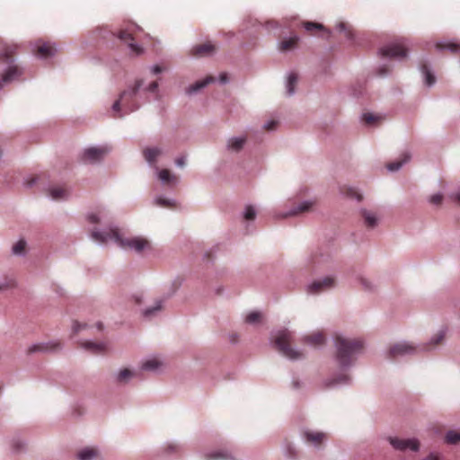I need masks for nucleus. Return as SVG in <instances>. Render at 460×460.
<instances>
[{
    "instance_id": "1",
    "label": "nucleus",
    "mask_w": 460,
    "mask_h": 460,
    "mask_svg": "<svg viewBox=\"0 0 460 460\" xmlns=\"http://www.w3.org/2000/svg\"><path fill=\"white\" fill-rule=\"evenodd\" d=\"M91 236L101 243H106L109 239L114 240L121 248L134 250L137 252L151 249L150 242L147 239L140 236L123 237L117 228L111 229L109 232L93 231Z\"/></svg>"
},
{
    "instance_id": "2",
    "label": "nucleus",
    "mask_w": 460,
    "mask_h": 460,
    "mask_svg": "<svg viewBox=\"0 0 460 460\" xmlns=\"http://www.w3.org/2000/svg\"><path fill=\"white\" fill-rule=\"evenodd\" d=\"M336 358L342 367L350 366L355 360V356L363 349V341L358 339H347L340 335L335 337Z\"/></svg>"
},
{
    "instance_id": "3",
    "label": "nucleus",
    "mask_w": 460,
    "mask_h": 460,
    "mask_svg": "<svg viewBox=\"0 0 460 460\" xmlns=\"http://www.w3.org/2000/svg\"><path fill=\"white\" fill-rule=\"evenodd\" d=\"M293 336L288 330L279 331L274 337L273 342L277 349L289 359H299L303 357L301 351L291 347Z\"/></svg>"
},
{
    "instance_id": "4",
    "label": "nucleus",
    "mask_w": 460,
    "mask_h": 460,
    "mask_svg": "<svg viewBox=\"0 0 460 460\" xmlns=\"http://www.w3.org/2000/svg\"><path fill=\"white\" fill-rule=\"evenodd\" d=\"M142 82L138 81L136 83V85L130 89L124 91L119 99L117 100L112 105V111L114 118H121L122 114L119 113L121 110V106L123 105L125 108V113L131 112L137 109V106L134 103V97L137 94L138 89L140 88Z\"/></svg>"
},
{
    "instance_id": "5",
    "label": "nucleus",
    "mask_w": 460,
    "mask_h": 460,
    "mask_svg": "<svg viewBox=\"0 0 460 460\" xmlns=\"http://www.w3.org/2000/svg\"><path fill=\"white\" fill-rule=\"evenodd\" d=\"M407 49L402 42L391 43L380 49V54L385 58H403L407 55Z\"/></svg>"
},
{
    "instance_id": "6",
    "label": "nucleus",
    "mask_w": 460,
    "mask_h": 460,
    "mask_svg": "<svg viewBox=\"0 0 460 460\" xmlns=\"http://www.w3.org/2000/svg\"><path fill=\"white\" fill-rule=\"evenodd\" d=\"M134 26H132L131 28H127V29H124V30H120L118 33V38L128 44L130 51L132 54L134 55H140L142 52H143V49L137 45L134 40H135V38H134Z\"/></svg>"
},
{
    "instance_id": "7",
    "label": "nucleus",
    "mask_w": 460,
    "mask_h": 460,
    "mask_svg": "<svg viewBox=\"0 0 460 460\" xmlns=\"http://www.w3.org/2000/svg\"><path fill=\"white\" fill-rule=\"evenodd\" d=\"M390 444L394 448L401 451L411 449L412 451H418L420 448V443L414 438H389Z\"/></svg>"
},
{
    "instance_id": "8",
    "label": "nucleus",
    "mask_w": 460,
    "mask_h": 460,
    "mask_svg": "<svg viewBox=\"0 0 460 460\" xmlns=\"http://www.w3.org/2000/svg\"><path fill=\"white\" fill-rule=\"evenodd\" d=\"M107 153L108 149L106 147H91L84 150L82 160L84 163H95L102 160Z\"/></svg>"
},
{
    "instance_id": "9",
    "label": "nucleus",
    "mask_w": 460,
    "mask_h": 460,
    "mask_svg": "<svg viewBox=\"0 0 460 460\" xmlns=\"http://www.w3.org/2000/svg\"><path fill=\"white\" fill-rule=\"evenodd\" d=\"M56 47L49 41L39 40L36 44L35 55L47 58L55 55Z\"/></svg>"
},
{
    "instance_id": "10",
    "label": "nucleus",
    "mask_w": 460,
    "mask_h": 460,
    "mask_svg": "<svg viewBox=\"0 0 460 460\" xmlns=\"http://www.w3.org/2000/svg\"><path fill=\"white\" fill-rule=\"evenodd\" d=\"M416 348L408 343H396L389 348L388 355L391 358H394L398 356H403L406 354L414 353Z\"/></svg>"
},
{
    "instance_id": "11",
    "label": "nucleus",
    "mask_w": 460,
    "mask_h": 460,
    "mask_svg": "<svg viewBox=\"0 0 460 460\" xmlns=\"http://www.w3.org/2000/svg\"><path fill=\"white\" fill-rule=\"evenodd\" d=\"M217 47L211 42L196 45L191 49V54L197 58L208 57L215 53Z\"/></svg>"
},
{
    "instance_id": "12",
    "label": "nucleus",
    "mask_w": 460,
    "mask_h": 460,
    "mask_svg": "<svg viewBox=\"0 0 460 460\" xmlns=\"http://www.w3.org/2000/svg\"><path fill=\"white\" fill-rule=\"evenodd\" d=\"M335 280L332 277H326L323 279L316 280L313 282L308 289L310 293L317 294L319 292H322L325 289L331 288L334 286Z\"/></svg>"
},
{
    "instance_id": "13",
    "label": "nucleus",
    "mask_w": 460,
    "mask_h": 460,
    "mask_svg": "<svg viewBox=\"0 0 460 460\" xmlns=\"http://www.w3.org/2000/svg\"><path fill=\"white\" fill-rule=\"evenodd\" d=\"M22 74V69L17 66H10L8 69L4 72L0 79V86L5 84L11 83L15 79H18Z\"/></svg>"
},
{
    "instance_id": "14",
    "label": "nucleus",
    "mask_w": 460,
    "mask_h": 460,
    "mask_svg": "<svg viewBox=\"0 0 460 460\" xmlns=\"http://www.w3.org/2000/svg\"><path fill=\"white\" fill-rule=\"evenodd\" d=\"M145 160L151 165L155 166L157 158L163 154V150L159 147H146L142 151Z\"/></svg>"
},
{
    "instance_id": "15",
    "label": "nucleus",
    "mask_w": 460,
    "mask_h": 460,
    "mask_svg": "<svg viewBox=\"0 0 460 460\" xmlns=\"http://www.w3.org/2000/svg\"><path fill=\"white\" fill-rule=\"evenodd\" d=\"M303 342L305 344L312 345L314 347H318L325 342V336L323 332H316L310 335L305 336L303 338Z\"/></svg>"
},
{
    "instance_id": "16",
    "label": "nucleus",
    "mask_w": 460,
    "mask_h": 460,
    "mask_svg": "<svg viewBox=\"0 0 460 460\" xmlns=\"http://www.w3.org/2000/svg\"><path fill=\"white\" fill-rule=\"evenodd\" d=\"M82 348L84 349L93 353V354H102L107 350V347L104 343H97L93 341H84L81 343Z\"/></svg>"
},
{
    "instance_id": "17",
    "label": "nucleus",
    "mask_w": 460,
    "mask_h": 460,
    "mask_svg": "<svg viewBox=\"0 0 460 460\" xmlns=\"http://www.w3.org/2000/svg\"><path fill=\"white\" fill-rule=\"evenodd\" d=\"M49 193L54 200L64 199L68 196V190L65 186H53L49 190Z\"/></svg>"
},
{
    "instance_id": "18",
    "label": "nucleus",
    "mask_w": 460,
    "mask_h": 460,
    "mask_svg": "<svg viewBox=\"0 0 460 460\" xmlns=\"http://www.w3.org/2000/svg\"><path fill=\"white\" fill-rule=\"evenodd\" d=\"M305 438L308 443L319 446L325 439V434L322 432L306 431L305 433Z\"/></svg>"
},
{
    "instance_id": "19",
    "label": "nucleus",
    "mask_w": 460,
    "mask_h": 460,
    "mask_svg": "<svg viewBox=\"0 0 460 460\" xmlns=\"http://www.w3.org/2000/svg\"><path fill=\"white\" fill-rule=\"evenodd\" d=\"M214 80L215 79H214L213 76H207L205 79L198 81L195 84L190 85L188 87V89H187V93L189 94H190L192 93H195V92L200 90L201 88L205 87L206 85H208L211 82H214Z\"/></svg>"
},
{
    "instance_id": "20",
    "label": "nucleus",
    "mask_w": 460,
    "mask_h": 460,
    "mask_svg": "<svg viewBox=\"0 0 460 460\" xmlns=\"http://www.w3.org/2000/svg\"><path fill=\"white\" fill-rule=\"evenodd\" d=\"M298 40L299 39L296 36L283 40L279 44V49L281 51H289L296 47Z\"/></svg>"
},
{
    "instance_id": "21",
    "label": "nucleus",
    "mask_w": 460,
    "mask_h": 460,
    "mask_svg": "<svg viewBox=\"0 0 460 460\" xmlns=\"http://www.w3.org/2000/svg\"><path fill=\"white\" fill-rule=\"evenodd\" d=\"M313 205H314V202H312V201H305V202L301 203L300 205H298L296 208H294L293 210L288 212L285 217L296 216L298 214L307 212L311 209Z\"/></svg>"
},
{
    "instance_id": "22",
    "label": "nucleus",
    "mask_w": 460,
    "mask_h": 460,
    "mask_svg": "<svg viewBox=\"0 0 460 460\" xmlns=\"http://www.w3.org/2000/svg\"><path fill=\"white\" fill-rule=\"evenodd\" d=\"M362 217L364 218V223L367 227L374 228L376 226L377 218L374 213L367 211V210H363Z\"/></svg>"
},
{
    "instance_id": "23",
    "label": "nucleus",
    "mask_w": 460,
    "mask_h": 460,
    "mask_svg": "<svg viewBox=\"0 0 460 460\" xmlns=\"http://www.w3.org/2000/svg\"><path fill=\"white\" fill-rule=\"evenodd\" d=\"M436 48L439 50H447L451 53L460 51V44L456 42L437 43Z\"/></svg>"
},
{
    "instance_id": "24",
    "label": "nucleus",
    "mask_w": 460,
    "mask_h": 460,
    "mask_svg": "<svg viewBox=\"0 0 460 460\" xmlns=\"http://www.w3.org/2000/svg\"><path fill=\"white\" fill-rule=\"evenodd\" d=\"M245 142L246 137H233L229 139L227 146L229 149L238 152L243 148Z\"/></svg>"
},
{
    "instance_id": "25",
    "label": "nucleus",
    "mask_w": 460,
    "mask_h": 460,
    "mask_svg": "<svg viewBox=\"0 0 460 460\" xmlns=\"http://www.w3.org/2000/svg\"><path fill=\"white\" fill-rule=\"evenodd\" d=\"M158 178L164 183L170 184L177 181V177L172 175L168 169H162L158 172Z\"/></svg>"
},
{
    "instance_id": "26",
    "label": "nucleus",
    "mask_w": 460,
    "mask_h": 460,
    "mask_svg": "<svg viewBox=\"0 0 460 460\" xmlns=\"http://www.w3.org/2000/svg\"><path fill=\"white\" fill-rule=\"evenodd\" d=\"M57 347H58V344H49V343L35 344L29 348L28 352L34 353V352H38V351L53 350Z\"/></svg>"
},
{
    "instance_id": "27",
    "label": "nucleus",
    "mask_w": 460,
    "mask_h": 460,
    "mask_svg": "<svg viewBox=\"0 0 460 460\" xmlns=\"http://www.w3.org/2000/svg\"><path fill=\"white\" fill-rule=\"evenodd\" d=\"M402 158H401L400 160L389 163L386 165L387 169L390 170V171H393V172L394 171H397V170H399L402 167V165L404 163H406L407 161L410 160V155L407 154V153L402 154Z\"/></svg>"
},
{
    "instance_id": "28",
    "label": "nucleus",
    "mask_w": 460,
    "mask_h": 460,
    "mask_svg": "<svg viewBox=\"0 0 460 460\" xmlns=\"http://www.w3.org/2000/svg\"><path fill=\"white\" fill-rule=\"evenodd\" d=\"M98 456L95 448H85L78 453L79 460H92Z\"/></svg>"
},
{
    "instance_id": "29",
    "label": "nucleus",
    "mask_w": 460,
    "mask_h": 460,
    "mask_svg": "<svg viewBox=\"0 0 460 460\" xmlns=\"http://www.w3.org/2000/svg\"><path fill=\"white\" fill-rule=\"evenodd\" d=\"M341 191L347 197L350 199H357L358 201L362 200V195L357 191L356 189L352 187L343 186L341 189Z\"/></svg>"
},
{
    "instance_id": "30",
    "label": "nucleus",
    "mask_w": 460,
    "mask_h": 460,
    "mask_svg": "<svg viewBox=\"0 0 460 460\" xmlns=\"http://www.w3.org/2000/svg\"><path fill=\"white\" fill-rule=\"evenodd\" d=\"M298 76L296 73H291L288 78L287 84V92L288 95H291L295 93V87L297 84Z\"/></svg>"
},
{
    "instance_id": "31",
    "label": "nucleus",
    "mask_w": 460,
    "mask_h": 460,
    "mask_svg": "<svg viewBox=\"0 0 460 460\" xmlns=\"http://www.w3.org/2000/svg\"><path fill=\"white\" fill-rule=\"evenodd\" d=\"M304 27H305V31H308L312 35L315 34V31H317L324 30V27L321 23L313 22H304Z\"/></svg>"
},
{
    "instance_id": "32",
    "label": "nucleus",
    "mask_w": 460,
    "mask_h": 460,
    "mask_svg": "<svg viewBox=\"0 0 460 460\" xmlns=\"http://www.w3.org/2000/svg\"><path fill=\"white\" fill-rule=\"evenodd\" d=\"M134 376L135 374L131 370L124 368L119 373L117 380L119 383H127Z\"/></svg>"
},
{
    "instance_id": "33",
    "label": "nucleus",
    "mask_w": 460,
    "mask_h": 460,
    "mask_svg": "<svg viewBox=\"0 0 460 460\" xmlns=\"http://www.w3.org/2000/svg\"><path fill=\"white\" fill-rule=\"evenodd\" d=\"M421 72L425 75L426 84L428 85H432L435 83V76L429 70V66L427 64L421 65Z\"/></svg>"
},
{
    "instance_id": "34",
    "label": "nucleus",
    "mask_w": 460,
    "mask_h": 460,
    "mask_svg": "<svg viewBox=\"0 0 460 460\" xmlns=\"http://www.w3.org/2000/svg\"><path fill=\"white\" fill-rule=\"evenodd\" d=\"M15 53V47L14 46H6L3 51V53L0 56V58L9 62V59L13 58V56Z\"/></svg>"
},
{
    "instance_id": "35",
    "label": "nucleus",
    "mask_w": 460,
    "mask_h": 460,
    "mask_svg": "<svg viewBox=\"0 0 460 460\" xmlns=\"http://www.w3.org/2000/svg\"><path fill=\"white\" fill-rule=\"evenodd\" d=\"M208 460H227L230 456L226 452H215L213 454H208L206 456Z\"/></svg>"
},
{
    "instance_id": "36",
    "label": "nucleus",
    "mask_w": 460,
    "mask_h": 460,
    "mask_svg": "<svg viewBox=\"0 0 460 460\" xmlns=\"http://www.w3.org/2000/svg\"><path fill=\"white\" fill-rule=\"evenodd\" d=\"M446 442L452 445L459 443L460 434L455 431H449L446 436Z\"/></svg>"
},
{
    "instance_id": "37",
    "label": "nucleus",
    "mask_w": 460,
    "mask_h": 460,
    "mask_svg": "<svg viewBox=\"0 0 460 460\" xmlns=\"http://www.w3.org/2000/svg\"><path fill=\"white\" fill-rule=\"evenodd\" d=\"M382 118L372 113H365L363 115V120L367 125H373L379 121Z\"/></svg>"
},
{
    "instance_id": "38",
    "label": "nucleus",
    "mask_w": 460,
    "mask_h": 460,
    "mask_svg": "<svg viewBox=\"0 0 460 460\" xmlns=\"http://www.w3.org/2000/svg\"><path fill=\"white\" fill-rule=\"evenodd\" d=\"M341 32H344V36L348 39H351L353 36L352 31L348 24L345 22H340L337 26Z\"/></svg>"
},
{
    "instance_id": "39",
    "label": "nucleus",
    "mask_w": 460,
    "mask_h": 460,
    "mask_svg": "<svg viewBox=\"0 0 460 460\" xmlns=\"http://www.w3.org/2000/svg\"><path fill=\"white\" fill-rule=\"evenodd\" d=\"M160 365V362L156 359H150L143 363L142 368L144 370H155Z\"/></svg>"
},
{
    "instance_id": "40",
    "label": "nucleus",
    "mask_w": 460,
    "mask_h": 460,
    "mask_svg": "<svg viewBox=\"0 0 460 460\" xmlns=\"http://www.w3.org/2000/svg\"><path fill=\"white\" fill-rule=\"evenodd\" d=\"M261 318V314L258 312H252L246 316V323H255L260 322Z\"/></svg>"
},
{
    "instance_id": "41",
    "label": "nucleus",
    "mask_w": 460,
    "mask_h": 460,
    "mask_svg": "<svg viewBox=\"0 0 460 460\" xmlns=\"http://www.w3.org/2000/svg\"><path fill=\"white\" fill-rule=\"evenodd\" d=\"M25 241L20 240L13 246V252L14 254H21L25 250Z\"/></svg>"
},
{
    "instance_id": "42",
    "label": "nucleus",
    "mask_w": 460,
    "mask_h": 460,
    "mask_svg": "<svg viewBox=\"0 0 460 460\" xmlns=\"http://www.w3.org/2000/svg\"><path fill=\"white\" fill-rule=\"evenodd\" d=\"M155 204L159 207L164 208H173L174 204L171 200L164 199V198H157L155 199Z\"/></svg>"
},
{
    "instance_id": "43",
    "label": "nucleus",
    "mask_w": 460,
    "mask_h": 460,
    "mask_svg": "<svg viewBox=\"0 0 460 460\" xmlns=\"http://www.w3.org/2000/svg\"><path fill=\"white\" fill-rule=\"evenodd\" d=\"M162 308V305H161V302H157L156 305L153 307H150V308H147L146 310L144 311V316L146 317H150L152 316L156 311H159L161 310Z\"/></svg>"
},
{
    "instance_id": "44",
    "label": "nucleus",
    "mask_w": 460,
    "mask_h": 460,
    "mask_svg": "<svg viewBox=\"0 0 460 460\" xmlns=\"http://www.w3.org/2000/svg\"><path fill=\"white\" fill-rule=\"evenodd\" d=\"M445 338V332H438L431 340L430 343L432 346H436V345H438L440 344L443 340Z\"/></svg>"
},
{
    "instance_id": "45",
    "label": "nucleus",
    "mask_w": 460,
    "mask_h": 460,
    "mask_svg": "<svg viewBox=\"0 0 460 460\" xmlns=\"http://www.w3.org/2000/svg\"><path fill=\"white\" fill-rule=\"evenodd\" d=\"M256 212L252 206H248L245 210L244 218L246 220H253L255 218Z\"/></svg>"
},
{
    "instance_id": "46",
    "label": "nucleus",
    "mask_w": 460,
    "mask_h": 460,
    "mask_svg": "<svg viewBox=\"0 0 460 460\" xmlns=\"http://www.w3.org/2000/svg\"><path fill=\"white\" fill-rule=\"evenodd\" d=\"M349 380V376L348 375H342L340 377L333 380L332 385L335 384H345Z\"/></svg>"
},
{
    "instance_id": "47",
    "label": "nucleus",
    "mask_w": 460,
    "mask_h": 460,
    "mask_svg": "<svg viewBox=\"0 0 460 460\" xmlns=\"http://www.w3.org/2000/svg\"><path fill=\"white\" fill-rule=\"evenodd\" d=\"M442 199L443 196L441 194H435L430 197V202L434 205H439Z\"/></svg>"
},
{
    "instance_id": "48",
    "label": "nucleus",
    "mask_w": 460,
    "mask_h": 460,
    "mask_svg": "<svg viewBox=\"0 0 460 460\" xmlns=\"http://www.w3.org/2000/svg\"><path fill=\"white\" fill-rule=\"evenodd\" d=\"M87 219H88L89 223H91V224H97L100 222L99 217L95 214H90L87 217Z\"/></svg>"
},
{
    "instance_id": "49",
    "label": "nucleus",
    "mask_w": 460,
    "mask_h": 460,
    "mask_svg": "<svg viewBox=\"0 0 460 460\" xmlns=\"http://www.w3.org/2000/svg\"><path fill=\"white\" fill-rule=\"evenodd\" d=\"M277 126V122L275 120H272L265 125L266 130H273Z\"/></svg>"
},
{
    "instance_id": "50",
    "label": "nucleus",
    "mask_w": 460,
    "mask_h": 460,
    "mask_svg": "<svg viewBox=\"0 0 460 460\" xmlns=\"http://www.w3.org/2000/svg\"><path fill=\"white\" fill-rule=\"evenodd\" d=\"M13 286V281L5 282V283L0 285V291L5 290V289H7V288H11Z\"/></svg>"
},
{
    "instance_id": "51",
    "label": "nucleus",
    "mask_w": 460,
    "mask_h": 460,
    "mask_svg": "<svg viewBox=\"0 0 460 460\" xmlns=\"http://www.w3.org/2000/svg\"><path fill=\"white\" fill-rule=\"evenodd\" d=\"M450 198L460 206V192H456L455 194H452Z\"/></svg>"
},
{
    "instance_id": "52",
    "label": "nucleus",
    "mask_w": 460,
    "mask_h": 460,
    "mask_svg": "<svg viewBox=\"0 0 460 460\" xmlns=\"http://www.w3.org/2000/svg\"><path fill=\"white\" fill-rule=\"evenodd\" d=\"M175 164L179 166V167H183L185 165V158L183 156L181 157H178L176 160H175Z\"/></svg>"
},
{
    "instance_id": "53",
    "label": "nucleus",
    "mask_w": 460,
    "mask_h": 460,
    "mask_svg": "<svg viewBox=\"0 0 460 460\" xmlns=\"http://www.w3.org/2000/svg\"><path fill=\"white\" fill-rule=\"evenodd\" d=\"M86 324H80L79 323H75L73 329L74 332H78L82 328H85Z\"/></svg>"
},
{
    "instance_id": "54",
    "label": "nucleus",
    "mask_w": 460,
    "mask_h": 460,
    "mask_svg": "<svg viewBox=\"0 0 460 460\" xmlns=\"http://www.w3.org/2000/svg\"><path fill=\"white\" fill-rule=\"evenodd\" d=\"M158 87V83L157 82H152L149 86H148V91L150 92H155Z\"/></svg>"
},
{
    "instance_id": "55",
    "label": "nucleus",
    "mask_w": 460,
    "mask_h": 460,
    "mask_svg": "<svg viewBox=\"0 0 460 460\" xmlns=\"http://www.w3.org/2000/svg\"><path fill=\"white\" fill-rule=\"evenodd\" d=\"M152 70L154 74H158L161 73L164 70V68L159 65H155Z\"/></svg>"
},
{
    "instance_id": "56",
    "label": "nucleus",
    "mask_w": 460,
    "mask_h": 460,
    "mask_svg": "<svg viewBox=\"0 0 460 460\" xmlns=\"http://www.w3.org/2000/svg\"><path fill=\"white\" fill-rule=\"evenodd\" d=\"M388 71H389L388 67L383 66V67H381L379 69V75H386L388 73Z\"/></svg>"
},
{
    "instance_id": "57",
    "label": "nucleus",
    "mask_w": 460,
    "mask_h": 460,
    "mask_svg": "<svg viewBox=\"0 0 460 460\" xmlns=\"http://www.w3.org/2000/svg\"><path fill=\"white\" fill-rule=\"evenodd\" d=\"M220 81L223 84L227 82V75L226 73L220 75Z\"/></svg>"
},
{
    "instance_id": "58",
    "label": "nucleus",
    "mask_w": 460,
    "mask_h": 460,
    "mask_svg": "<svg viewBox=\"0 0 460 460\" xmlns=\"http://www.w3.org/2000/svg\"><path fill=\"white\" fill-rule=\"evenodd\" d=\"M425 460H438V456L430 454Z\"/></svg>"
},
{
    "instance_id": "59",
    "label": "nucleus",
    "mask_w": 460,
    "mask_h": 460,
    "mask_svg": "<svg viewBox=\"0 0 460 460\" xmlns=\"http://www.w3.org/2000/svg\"><path fill=\"white\" fill-rule=\"evenodd\" d=\"M133 297L135 299V303L136 304H140L141 303V299H142L141 296L136 295Z\"/></svg>"
},
{
    "instance_id": "60",
    "label": "nucleus",
    "mask_w": 460,
    "mask_h": 460,
    "mask_svg": "<svg viewBox=\"0 0 460 460\" xmlns=\"http://www.w3.org/2000/svg\"><path fill=\"white\" fill-rule=\"evenodd\" d=\"M288 451L290 456H295L294 449L290 446L288 447Z\"/></svg>"
},
{
    "instance_id": "61",
    "label": "nucleus",
    "mask_w": 460,
    "mask_h": 460,
    "mask_svg": "<svg viewBox=\"0 0 460 460\" xmlns=\"http://www.w3.org/2000/svg\"><path fill=\"white\" fill-rule=\"evenodd\" d=\"M13 447L17 450L20 449V447H22V445L20 443H13Z\"/></svg>"
},
{
    "instance_id": "62",
    "label": "nucleus",
    "mask_w": 460,
    "mask_h": 460,
    "mask_svg": "<svg viewBox=\"0 0 460 460\" xmlns=\"http://www.w3.org/2000/svg\"><path fill=\"white\" fill-rule=\"evenodd\" d=\"M36 181V179H31V181H29L27 182L28 185H31L34 181Z\"/></svg>"
},
{
    "instance_id": "63",
    "label": "nucleus",
    "mask_w": 460,
    "mask_h": 460,
    "mask_svg": "<svg viewBox=\"0 0 460 460\" xmlns=\"http://www.w3.org/2000/svg\"><path fill=\"white\" fill-rule=\"evenodd\" d=\"M97 327H98L99 331H102V324L101 323H99L97 324Z\"/></svg>"
},
{
    "instance_id": "64",
    "label": "nucleus",
    "mask_w": 460,
    "mask_h": 460,
    "mask_svg": "<svg viewBox=\"0 0 460 460\" xmlns=\"http://www.w3.org/2000/svg\"><path fill=\"white\" fill-rule=\"evenodd\" d=\"M237 339L235 337H233L232 341H235Z\"/></svg>"
}]
</instances>
